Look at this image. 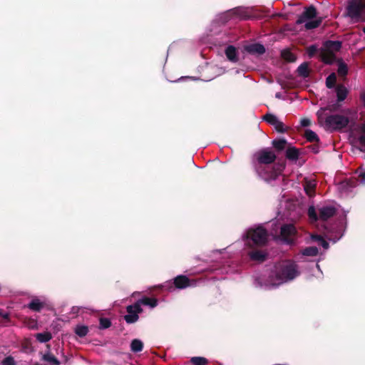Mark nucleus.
I'll list each match as a JSON object with an SVG mask.
<instances>
[{"label": "nucleus", "instance_id": "20", "mask_svg": "<svg viewBox=\"0 0 365 365\" xmlns=\"http://www.w3.org/2000/svg\"><path fill=\"white\" fill-rule=\"evenodd\" d=\"M225 54L227 58L232 62H237L238 61V56L236 48L232 46H228L225 50Z\"/></svg>", "mask_w": 365, "mask_h": 365}, {"label": "nucleus", "instance_id": "10", "mask_svg": "<svg viewBox=\"0 0 365 365\" xmlns=\"http://www.w3.org/2000/svg\"><path fill=\"white\" fill-rule=\"evenodd\" d=\"M247 255L250 260L262 263L267 259L269 253L265 250L252 249L248 252Z\"/></svg>", "mask_w": 365, "mask_h": 365}, {"label": "nucleus", "instance_id": "13", "mask_svg": "<svg viewBox=\"0 0 365 365\" xmlns=\"http://www.w3.org/2000/svg\"><path fill=\"white\" fill-rule=\"evenodd\" d=\"M359 180L356 178H349L341 182L339 188L342 191L350 192L353 188L357 186Z\"/></svg>", "mask_w": 365, "mask_h": 365}, {"label": "nucleus", "instance_id": "26", "mask_svg": "<svg viewBox=\"0 0 365 365\" xmlns=\"http://www.w3.org/2000/svg\"><path fill=\"white\" fill-rule=\"evenodd\" d=\"M302 253L304 256L314 257L318 255L319 250L317 247H308L304 249Z\"/></svg>", "mask_w": 365, "mask_h": 365}, {"label": "nucleus", "instance_id": "35", "mask_svg": "<svg viewBox=\"0 0 365 365\" xmlns=\"http://www.w3.org/2000/svg\"><path fill=\"white\" fill-rule=\"evenodd\" d=\"M338 73L339 75L341 76H344L346 75L347 73V67L345 64L344 63H340L339 65V68H338Z\"/></svg>", "mask_w": 365, "mask_h": 365}, {"label": "nucleus", "instance_id": "1", "mask_svg": "<svg viewBox=\"0 0 365 365\" xmlns=\"http://www.w3.org/2000/svg\"><path fill=\"white\" fill-rule=\"evenodd\" d=\"M299 274L297 264L294 261L287 260L275 264L271 277H275V282L273 284H280L284 282L294 279Z\"/></svg>", "mask_w": 365, "mask_h": 365}, {"label": "nucleus", "instance_id": "12", "mask_svg": "<svg viewBox=\"0 0 365 365\" xmlns=\"http://www.w3.org/2000/svg\"><path fill=\"white\" fill-rule=\"evenodd\" d=\"M174 287L179 289H183L192 285L190 279L185 275H178L173 279Z\"/></svg>", "mask_w": 365, "mask_h": 365}, {"label": "nucleus", "instance_id": "18", "mask_svg": "<svg viewBox=\"0 0 365 365\" xmlns=\"http://www.w3.org/2000/svg\"><path fill=\"white\" fill-rule=\"evenodd\" d=\"M136 303H139V306L141 307V304L149 306L151 308H154L158 305V299L155 298H151L148 297H143L139 300L136 302Z\"/></svg>", "mask_w": 365, "mask_h": 365}, {"label": "nucleus", "instance_id": "28", "mask_svg": "<svg viewBox=\"0 0 365 365\" xmlns=\"http://www.w3.org/2000/svg\"><path fill=\"white\" fill-rule=\"evenodd\" d=\"M111 321L108 318L101 317L99 319V329H106L111 326Z\"/></svg>", "mask_w": 365, "mask_h": 365}, {"label": "nucleus", "instance_id": "21", "mask_svg": "<svg viewBox=\"0 0 365 365\" xmlns=\"http://www.w3.org/2000/svg\"><path fill=\"white\" fill-rule=\"evenodd\" d=\"M336 92L338 101H342L346 98L348 90L343 85H339L336 88Z\"/></svg>", "mask_w": 365, "mask_h": 365}, {"label": "nucleus", "instance_id": "43", "mask_svg": "<svg viewBox=\"0 0 365 365\" xmlns=\"http://www.w3.org/2000/svg\"><path fill=\"white\" fill-rule=\"evenodd\" d=\"M309 142L311 143H316L317 144L319 143L320 138H307Z\"/></svg>", "mask_w": 365, "mask_h": 365}, {"label": "nucleus", "instance_id": "50", "mask_svg": "<svg viewBox=\"0 0 365 365\" xmlns=\"http://www.w3.org/2000/svg\"><path fill=\"white\" fill-rule=\"evenodd\" d=\"M363 31L365 33V26L364 27Z\"/></svg>", "mask_w": 365, "mask_h": 365}, {"label": "nucleus", "instance_id": "19", "mask_svg": "<svg viewBox=\"0 0 365 365\" xmlns=\"http://www.w3.org/2000/svg\"><path fill=\"white\" fill-rule=\"evenodd\" d=\"M246 50L253 54H262L265 51L264 47L259 43H253L247 46Z\"/></svg>", "mask_w": 365, "mask_h": 365}, {"label": "nucleus", "instance_id": "14", "mask_svg": "<svg viewBox=\"0 0 365 365\" xmlns=\"http://www.w3.org/2000/svg\"><path fill=\"white\" fill-rule=\"evenodd\" d=\"M45 302H41L38 298L36 297L32 299L31 302L25 307L34 312H39L45 307Z\"/></svg>", "mask_w": 365, "mask_h": 365}, {"label": "nucleus", "instance_id": "25", "mask_svg": "<svg viewBox=\"0 0 365 365\" xmlns=\"http://www.w3.org/2000/svg\"><path fill=\"white\" fill-rule=\"evenodd\" d=\"M36 338L39 342L46 343L51 339L52 335L50 332L46 331L42 333H38L36 335Z\"/></svg>", "mask_w": 365, "mask_h": 365}, {"label": "nucleus", "instance_id": "15", "mask_svg": "<svg viewBox=\"0 0 365 365\" xmlns=\"http://www.w3.org/2000/svg\"><path fill=\"white\" fill-rule=\"evenodd\" d=\"M352 150H358L361 152L365 151V138H347Z\"/></svg>", "mask_w": 365, "mask_h": 365}, {"label": "nucleus", "instance_id": "17", "mask_svg": "<svg viewBox=\"0 0 365 365\" xmlns=\"http://www.w3.org/2000/svg\"><path fill=\"white\" fill-rule=\"evenodd\" d=\"M286 158L292 161H296L299 156V150L295 147H288L285 153Z\"/></svg>", "mask_w": 365, "mask_h": 365}, {"label": "nucleus", "instance_id": "36", "mask_svg": "<svg viewBox=\"0 0 365 365\" xmlns=\"http://www.w3.org/2000/svg\"><path fill=\"white\" fill-rule=\"evenodd\" d=\"M2 365H15V361L14 359L9 356L6 357L1 362Z\"/></svg>", "mask_w": 365, "mask_h": 365}, {"label": "nucleus", "instance_id": "30", "mask_svg": "<svg viewBox=\"0 0 365 365\" xmlns=\"http://www.w3.org/2000/svg\"><path fill=\"white\" fill-rule=\"evenodd\" d=\"M312 239L314 241H317L319 245H321L324 249L327 250L329 248V243L320 235H313Z\"/></svg>", "mask_w": 365, "mask_h": 365}, {"label": "nucleus", "instance_id": "2", "mask_svg": "<svg viewBox=\"0 0 365 365\" xmlns=\"http://www.w3.org/2000/svg\"><path fill=\"white\" fill-rule=\"evenodd\" d=\"M317 115L319 124L328 131L341 130L349 123L348 118L341 115H327L324 109H320Z\"/></svg>", "mask_w": 365, "mask_h": 365}, {"label": "nucleus", "instance_id": "39", "mask_svg": "<svg viewBox=\"0 0 365 365\" xmlns=\"http://www.w3.org/2000/svg\"><path fill=\"white\" fill-rule=\"evenodd\" d=\"M357 179L360 183L365 184V170L359 173Z\"/></svg>", "mask_w": 365, "mask_h": 365}, {"label": "nucleus", "instance_id": "3", "mask_svg": "<svg viewBox=\"0 0 365 365\" xmlns=\"http://www.w3.org/2000/svg\"><path fill=\"white\" fill-rule=\"evenodd\" d=\"M336 213V207L331 205L318 207L317 209L314 206H309L307 212L308 216L312 222L327 221L334 216Z\"/></svg>", "mask_w": 365, "mask_h": 365}, {"label": "nucleus", "instance_id": "33", "mask_svg": "<svg viewBox=\"0 0 365 365\" xmlns=\"http://www.w3.org/2000/svg\"><path fill=\"white\" fill-rule=\"evenodd\" d=\"M336 81V76L335 73L330 74L326 81L327 86L329 88H333Z\"/></svg>", "mask_w": 365, "mask_h": 365}, {"label": "nucleus", "instance_id": "44", "mask_svg": "<svg viewBox=\"0 0 365 365\" xmlns=\"http://www.w3.org/2000/svg\"><path fill=\"white\" fill-rule=\"evenodd\" d=\"M361 131L364 134H365V123L361 127Z\"/></svg>", "mask_w": 365, "mask_h": 365}, {"label": "nucleus", "instance_id": "32", "mask_svg": "<svg viewBox=\"0 0 365 365\" xmlns=\"http://www.w3.org/2000/svg\"><path fill=\"white\" fill-rule=\"evenodd\" d=\"M139 313H134L133 314H126L124 316V319L128 324H133L137 322L139 319Z\"/></svg>", "mask_w": 365, "mask_h": 365}, {"label": "nucleus", "instance_id": "38", "mask_svg": "<svg viewBox=\"0 0 365 365\" xmlns=\"http://www.w3.org/2000/svg\"><path fill=\"white\" fill-rule=\"evenodd\" d=\"M304 137H317V135L312 130L309 129H307L304 131Z\"/></svg>", "mask_w": 365, "mask_h": 365}, {"label": "nucleus", "instance_id": "42", "mask_svg": "<svg viewBox=\"0 0 365 365\" xmlns=\"http://www.w3.org/2000/svg\"><path fill=\"white\" fill-rule=\"evenodd\" d=\"M80 309L81 308L78 307H73L71 309V312L73 314H78L79 312Z\"/></svg>", "mask_w": 365, "mask_h": 365}, {"label": "nucleus", "instance_id": "23", "mask_svg": "<svg viewBox=\"0 0 365 365\" xmlns=\"http://www.w3.org/2000/svg\"><path fill=\"white\" fill-rule=\"evenodd\" d=\"M143 343L140 340L135 339L131 341L130 349L132 351L137 353L143 350Z\"/></svg>", "mask_w": 365, "mask_h": 365}, {"label": "nucleus", "instance_id": "16", "mask_svg": "<svg viewBox=\"0 0 365 365\" xmlns=\"http://www.w3.org/2000/svg\"><path fill=\"white\" fill-rule=\"evenodd\" d=\"M41 360L47 362L46 365H60V361L51 352L50 350L46 351L41 356Z\"/></svg>", "mask_w": 365, "mask_h": 365}, {"label": "nucleus", "instance_id": "45", "mask_svg": "<svg viewBox=\"0 0 365 365\" xmlns=\"http://www.w3.org/2000/svg\"><path fill=\"white\" fill-rule=\"evenodd\" d=\"M361 98L363 100L364 103L365 104V93L362 94Z\"/></svg>", "mask_w": 365, "mask_h": 365}, {"label": "nucleus", "instance_id": "4", "mask_svg": "<svg viewBox=\"0 0 365 365\" xmlns=\"http://www.w3.org/2000/svg\"><path fill=\"white\" fill-rule=\"evenodd\" d=\"M247 238L249 247H262L268 242V233L262 227L249 229L247 232Z\"/></svg>", "mask_w": 365, "mask_h": 365}, {"label": "nucleus", "instance_id": "47", "mask_svg": "<svg viewBox=\"0 0 365 365\" xmlns=\"http://www.w3.org/2000/svg\"><path fill=\"white\" fill-rule=\"evenodd\" d=\"M313 150L315 153H317L319 152V150L315 148H313Z\"/></svg>", "mask_w": 365, "mask_h": 365}, {"label": "nucleus", "instance_id": "29", "mask_svg": "<svg viewBox=\"0 0 365 365\" xmlns=\"http://www.w3.org/2000/svg\"><path fill=\"white\" fill-rule=\"evenodd\" d=\"M297 72L299 76L304 78L307 77L309 73L308 65L307 63H302L299 66Z\"/></svg>", "mask_w": 365, "mask_h": 365}, {"label": "nucleus", "instance_id": "6", "mask_svg": "<svg viewBox=\"0 0 365 365\" xmlns=\"http://www.w3.org/2000/svg\"><path fill=\"white\" fill-rule=\"evenodd\" d=\"M317 15V11L314 7L310 6L305 9L302 14L297 19V24L305 23V28L307 29H312L317 28L322 23V19H314Z\"/></svg>", "mask_w": 365, "mask_h": 365}, {"label": "nucleus", "instance_id": "49", "mask_svg": "<svg viewBox=\"0 0 365 365\" xmlns=\"http://www.w3.org/2000/svg\"><path fill=\"white\" fill-rule=\"evenodd\" d=\"M325 230H327V232H329V230H328V228H327V227H325Z\"/></svg>", "mask_w": 365, "mask_h": 365}, {"label": "nucleus", "instance_id": "31", "mask_svg": "<svg viewBox=\"0 0 365 365\" xmlns=\"http://www.w3.org/2000/svg\"><path fill=\"white\" fill-rule=\"evenodd\" d=\"M88 332V327L86 326H77L75 329V333L80 337L85 336Z\"/></svg>", "mask_w": 365, "mask_h": 365}, {"label": "nucleus", "instance_id": "37", "mask_svg": "<svg viewBox=\"0 0 365 365\" xmlns=\"http://www.w3.org/2000/svg\"><path fill=\"white\" fill-rule=\"evenodd\" d=\"M311 124H312V121L308 118H302L300 120V125L302 127H308V126L311 125Z\"/></svg>", "mask_w": 365, "mask_h": 365}, {"label": "nucleus", "instance_id": "9", "mask_svg": "<svg viewBox=\"0 0 365 365\" xmlns=\"http://www.w3.org/2000/svg\"><path fill=\"white\" fill-rule=\"evenodd\" d=\"M297 233L296 228L292 224H285L281 227L280 238L287 244H292Z\"/></svg>", "mask_w": 365, "mask_h": 365}, {"label": "nucleus", "instance_id": "22", "mask_svg": "<svg viewBox=\"0 0 365 365\" xmlns=\"http://www.w3.org/2000/svg\"><path fill=\"white\" fill-rule=\"evenodd\" d=\"M287 143L284 138H279L272 141V145L277 152L283 150L286 148Z\"/></svg>", "mask_w": 365, "mask_h": 365}, {"label": "nucleus", "instance_id": "24", "mask_svg": "<svg viewBox=\"0 0 365 365\" xmlns=\"http://www.w3.org/2000/svg\"><path fill=\"white\" fill-rule=\"evenodd\" d=\"M190 361L193 365H207L209 363L208 359L203 356L191 357Z\"/></svg>", "mask_w": 365, "mask_h": 365}, {"label": "nucleus", "instance_id": "48", "mask_svg": "<svg viewBox=\"0 0 365 365\" xmlns=\"http://www.w3.org/2000/svg\"><path fill=\"white\" fill-rule=\"evenodd\" d=\"M259 168H257V167L255 165V170H256V171H257V173H259Z\"/></svg>", "mask_w": 365, "mask_h": 365}, {"label": "nucleus", "instance_id": "46", "mask_svg": "<svg viewBox=\"0 0 365 365\" xmlns=\"http://www.w3.org/2000/svg\"><path fill=\"white\" fill-rule=\"evenodd\" d=\"M270 177H271L272 178H273V179H275V178H276V177H277V174H275V173H272V175H271Z\"/></svg>", "mask_w": 365, "mask_h": 365}, {"label": "nucleus", "instance_id": "41", "mask_svg": "<svg viewBox=\"0 0 365 365\" xmlns=\"http://www.w3.org/2000/svg\"><path fill=\"white\" fill-rule=\"evenodd\" d=\"M29 323L28 324V326L31 328H34L36 324V322L34 319H29Z\"/></svg>", "mask_w": 365, "mask_h": 365}, {"label": "nucleus", "instance_id": "5", "mask_svg": "<svg viewBox=\"0 0 365 365\" xmlns=\"http://www.w3.org/2000/svg\"><path fill=\"white\" fill-rule=\"evenodd\" d=\"M346 10V15L352 22L365 21V0H351Z\"/></svg>", "mask_w": 365, "mask_h": 365}, {"label": "nucleus", "instance_id": "8", "mask_svg": "<svg viewBox=\"0 0 365 365\" xmlns=\"http://www.w3.org/2000/svg\"><path fill=\"white\" fill-rule=\"evenodd\" d=\"M256 161L259 165H269L277 159L276 154L269 148H264L255 153Z\"/></svg>", "mask_w": 365, "mask_h": 365}, {"label": "nucleus", "instance_id": "7", "mask_svg": "<svg viewBox=\"0 0 365 365\" xmlns=\"http://www.w3.org/2000/svg\"><path fill=\"white\" fill-rule=\"evenodd\" d=\"M341 47L340 41H327L321 52L322 60L327 63H331L336 58L335 54Z\"/></svg>", "mask_w": 365, "mask_h": 365}, {"label": "nucleus", "instance_id": "27", "mask_svg": "<svg viewBox=\"0 0 365 365\" xmlns=\"http://www.w3.org/2000/svg\"><path fill=\"white\" fill-rule=\"evenodd\" d=\"M126 311L128 313V314H133L134 313H141L143 312V309L140 306H139V303H135L132 305H129L126 307Z\"/></svg>", "mask_w": 365, "mask_h": 365}, {"label": "nucleus", "instance_id": "34", "mask_svg": "<svg viewBox=\"0 0 365 365\" xmlns=\"http://www.w3.org/2000/svg\"><path fill=\"white\" fill-rule=\"evenodd\" d=\"M282 57L288 61H294L295 60L294 56L288 51H284L282 53Z\"/></svg>", "mask_w": 365, "mask_h": 365}, {"label": "nucleus", "instance_id": "40", "mask_svg": "<svg viewBox=\"0 0 365 365\" xmlns=\"http://www.w3.org/2000/svg\"><path fill=\"white\" fill-rule=\"evenodd\" d=\"M0 317H2L4 319H9V314L8 312H4L2 309H0Z\"/></svg>", "mask_w": 365, "mask_h": 365}, {"label": "nucleus", "instance_id": "11", "mask_svg": "<svg viewBox=\"0 0 365 365\" xmlns=\"http://www.w3.org/2000/svg\"><path fill=\"white\" fill-rule=\"evenodd\" d=\"M264 120H266L268 123L271 124L274 126V129L277 130L279 133H284L287 130V127H286L284 123L280 121L277 116L273 114H267L264 116Z\"/></svg>", "mask_w": 365, "mask_h": 365}]
</instances>
